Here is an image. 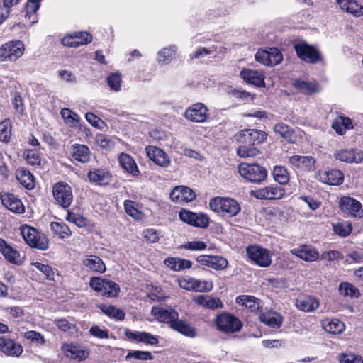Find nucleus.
Here are the masks:
<instances>
[{"label":"nucleus","mask_w":363,"mask_h":363,"mask_svg":"<svg viewBox=\"0 0 363 363\" xmlns=\"http://www.w3.org/2000/svg\"><path fill=\"white\" fill-rule=\"evenodd\" d=\"M274 131L288 143H295L297 140V135L294 130L283 123L276 124Z\"/></svg>","instance_id":"obj_29"},{"label":"nucleus","mask_w":363,"mask_h":363,"mask_svg":"<svg viewBox=\"0 0 363 363\" xmlns=\"http://www.w3.org/2000/svg\"><path fill=\"white\" fill-rule=\"evenodd\" d=\"M331 126L340 135H344L347 130L354 128L352 119L343 115L337 116Z\"/></svg>","instance_id":"obj_28"},{"label":"nucleus","mask_w":363,"mask_h":363,"mask_svg":"<svg viewBox=\"0 0 363 363\" xmlns=\"http://www.w3.org/2000/svg\"><path fill=\"white\" fill-rule=\"evenodd\" d=\"M169 196L174 202L182 204L194 201L196 194L192 189L187 186H177L172 190Z\"/></svg>","instance_id":"obj_14"},{"label":"nucleus","mask_w":363,"mask_h":363,"mask_svg":"<svg viewBox=\"0 0 363 363\" xmlns=\"http://www.w3.org/2000/svg\"><path fill=\"white\" fill-rule=\"evenodd\" d=\"M272 174L274 180L280 184H286L289 181V175L286 169L281 166L274 167Z\"/></svg>","instance_id":"obj_45"},{"label":"nucleus","mask_w":363,"mask_h":363,"mask_svg":"<svg viewBox=\"0 0 363 363\" xmlns=\"http://www.w3.org/2000/svg\"><path fill=\"white\" fill-rule=\"evenodd\" d=\"M251 194L261 200L281 199L285 194L284 189L271 185L251 191Z\"/></svg>","instance_id":"obj_12"},{"label":"nucleus","mask_w":363,"mask_h":363,"mask_svg":"<svg viewBox=\"0 0 363 363\" xmlns=\"http://www.w3.org/2000/svg\"><path fill=\"white\" fill-rule=\"evenodd\" d=\"M50 225L52 233L62 239L66 238L71 235L69 228L65 223L52 222Z\"/></svg>","instance_id":"obj_44"},{"label":"nucleus","mask_w":363,"mask_h":363,"mask_svg":"<svg viewBox=\"0 0 363 363\" xmlns=\"http://www.w3.org/2000/svg\"><path fill=\"white\" fill-rule=\"evenodd\" d=\"M0 351L7 356L18 357L23 352V347L13 340L1 336Z\"/></svg>","instance_id":"obj_17"},{"label":"nucleus","mask_w":363,"mask_h":363,"mask_svg":"<svg viewBox=\"0 0 363 363\" xmlns=\"http://www.w3.org/2000/svg\"><path fill=\"white\" fill-rule=\"evenodd\" d=\"M246 254L252 262L260 267H267L272 264V253L260 245H249L246 248Z\"/></svg>","instance_id":"obj_5"},{"label":"nucleus","mask_w":363,"mask_h":363,"mask_svg":"<svg viewBox=\"0 0 363 363\" xmlns=\"http://www.w3.org/2000/svg\"><path fill=\"white\" fill-rule=\"evenodd\" d=\"M207 107L201 103L193 104L185 111V117L194 122L202 123L207 118Z\"/></svg>","instance_id":"obj_18"},{"label":"nucleus","mask_w":363,"mask_h":363,"mask_svg":"<svg viewBox=\"0 0 363 363\" xmlns=\"http://www.w3.org/2000/svg\"><path fill=\"white\" fill-rule=\"evenodd\" d=\"M125 335L129 340L136 342L151 345H155L158 343V340L155 336L146 332L126 330Z\"/></svg>","instance_id":"obj_26"},{"label":"nucleus","mask_w":363,"mask_h":363,"mask_svg":"<svg viewBox=\"0 0 363 363\" xmlns=\"http://www.w3.org/2000/svg\"><path fill=\"white\" fill-rule=\"evenodd\" d=\"M164 264L170 269L176 272L189 269L192 266V262L190 260L179 257H168L164 259Z\"/></svg>","instance_id":"obj_33"},{"label":"nucleus","mask_w":363,"mask_h":363,"mask_svg":"<svg viewBox=\"0 0 363 363\" xmlns=\"http://www.w3.org/2000/svg\"><path fill=\"white\" fill-rule=\"evenodd\" d=\"M102 312L109 317L113 318L116 320H122L124 319L125 313L121 309L116 308L113 306L102 305L100 306Z\"/></svg>","instance_id":"obj_48"},{"label":"nucleus","mask_w":363,"mask_h":363,"mask_svg":"<svg viewBox=\"0 0 363 363\" xmlns=\"http://www.w3.org/2000/svg\"><path fill=\"white\" fill-rule=\"evenodd\" d=\"M334 157L341 162L359 163L363 160V152L357 149L340 150L334 153Z\"/></svg>","instance_id":"obj_19"},{"label":"nucleus","mask_w":363,"mask_h":363,"mask_svg":"<svg viewBox=\"0 0 363 363\" xmlns=\"http://www.w3.org/2000/svg\"><path fill=\"white\" fill-rule=\"evenodd\" d=\"M26 161L31 165L38 166L40 164V157L36 150H28L24 152Z\"/></svg>","instance_id":"obj_57"},{"label":"nucleus","mask_w":363,"mask_h":363,"mask_svg":"<svg viewBox=\"0 0 363 363\" xmlns=\"http://www.w3.org/2000/svg\"><path fill=\"white\" fill-rule=\"evenodd\" d=\"M318 178L322 182L328 185H340L344 179L343 174L337 169L320 172Z\"/></svg>","instance_id":"obj_23"},{"label":"nucleus","mask_w":363,"mask_h":363,"mask_svg":"<svg viewBox=\"0 0 363 363\" xmlns=\"http://www.w3.org/2000/svg\"><path fill=\"white\" fill-rule=\"evenodd\" d=\"M89 286L95 291L108 297L116 296L120 291L119 286L114 281L98 277L91 278Z\"/></svg>","instance_id":"obj_6"},{"label":"nucleus","mask_w":363,"mask_h":363,"mask_svg":"<svg viewBox=\"0 0 363 363\" xmlns=\"http://www.w3.org/2000/svg\"><path fill=\"white\" fill-rule=\"evenodd\" d=\"M294 49L298 57L306 62L316 64L323 60L321 53L316 48L306 43L296 44Z\"/></svg>","instance_id":"obj_8"},{"label":"nucleus","mask_w":363,"mask_h":363,"mask_svg":"<svg viewBox=\"0 0 363 363\" xmlns=\"http://www.w3.org/2000/svg\"><path fill=\"white\" fill-rule=\"evenodd\" d=\"M179 218L182 221L194 225L195 221L194 219L196 218V213L187 210H182L179 213Z\"/></svg>","instance_id":"obj_63"},{"label":"nucleus","mask_w":363,"mask_h":363,"mask_svg":"<svg viewBox=\"0 0 363 363\" xmlns=\"http://www.w3.org/2000/svg\"><path fill=\"white\" fill-rule=\"evenodd\" d=\"M289 163L294 168L311 172L315 169V160L311 156L293 155L289 157Z\"/></svg>","instance_id":"obj_16"},{"label":"nucleus","mask_w":363,"mask_h":363,"mask_svg":"<svg viewBox=\"0 0 363 363\" xmlns=\"http://www.w3.org/2000/svg\"><path fill=\"white\" fill-rule=\"evenodd\" d=\"M133 358L136 360H151L153 359L152 354L150 352L140 351V350H132L130 351L127 355L126 359Z\"/></svg>","instance_id":"obj_53"},{"label":"nucleus","mask_w":363,"mask_h":363,"mask_svg":"<svg viewBox=\"0 0 363 363\" xmlns=\"http://www.w3.org/2000/svg\"><path fill=\"white\" fill-rule=\"evenodd\" d=\"M339 291L343 296L359 297L360 292L359 289L348 282H342L339 285Z\"/></svg>","instance_id":"obj_47"},{"label":"nucleus","mask_w":363,"mask_h":363,"mask_svg":"<svg viewBox=\"0 0 363 363\" xmlns=\"http://www.w3.org/2000/svg\"><path fill=\"white\" fill-rule=\"evenodd\" d=\"M151 314L158 321L169 324L170 328H172V324L179 318L178 313L172 308L154 306L152 308Z\"/></svg>","instance_id":"obj_13"},{"label":"nucleus","mask_w":363,"mask_h":363,"mask_svg":"<svg viewBox=\"0 0 363 363\" xmlns=\"http://www.w3.org/2000/svg\"><path fill=\"white\" fill-rule=\"evenodd\" d=\"M16 177L20 184L27 189H33L35 186L33 174L25 168H20L16 172Z\"/></svg>","instance_id":"obj_36"},{"label":"nucleus","mask_w":363,"mask_h":363,"mask_svg":"<svg viewBox=\"0 0 363 363\" xmlns=\"http://www.w3.org/2000/svg\"><path fill=\"white\" fill-rule=\"evenodd\" d=\"M292 86L303 94H312L319 91L318 84L315 82H308L303 79L292 81Z\"/></svg>","instance_id":"obj_27"},{"label":"nucleus","mask_w":363,"mask_h":363,"mask_svg":"<svg viewBox=\"0 0 363 363\" xmlns=\"http://www.w3.org/2000/svg\"><path fill=\"white\" fill-rule=\"evenodd\" d=\"M107 83L109 86V87L115 91H118L121 89V75L117 73H113L111 74L107 78Z\"/></svg>","instance_id":"obj_58"},{"label":"nucleus","mask_w":363,"mask_h":363,"mask_svg":"<svg viewBox=\"0 0 363 363\" xmlns=\"http://www.w3.org/2000/svg\"><path fill=\"white\" fill-rule=\"evenodd\" d=\"M290 253L306 262H313L318 259V252L311 246L301 245L290 250Z\"/></svg>","instance_id":"obj_22"},{"label":"nucleus","mask_w":363,"mask_h":363,"mask_svg":"<svg viewBox=\"0 0 363 363\" xmlns=\"http://www.w3.org/2000/svg\"><path fill=\"white\" fill-rule=\"evenodd\" d=\"M148 158L162 167H167L170 164L168 155L162 149L154 146L146 147Z\"/></svg>","instance_id":"obj_21"},{"label":"nucleus","mask_w":363,"mask_h":363,"mask_svg":"<svg viewBox=\"0 0 363 363\" xmlns=\"http://www.w3.org/2000/svg\"><path fill=\"white\" fill-rule=\"evenodd\" d=\"M209 207L214 212L228 217L235 216L241 210L238 202L229 197L213 198L209 201Z\"/></svg>","instance_id":"obj_1"},{"label":"nucleus","mask_w":363,"mask_h":363,"mask_svg":"<svg viewBox=\"0 0 363 363\" xmlns=\"http://www.w3.org/2000/svg\"><path fill=\"white\" fill-rule=\"evenodd\" d=\"M297 308L306 313L315 311L320 306L319 301L313 296H304L296 300Z\"/></svg>","instance_id":"obj_32"},{"label":"nucleus","mask_w":363,"mask_h":363,"mask_svg":"<svg viewBox=\"0 0 363 363\" xmlns=\"http://www.w3.org/2000/svg\"><path fill=\"white\" fill-rule=\"evenodd\" d=\"M238 172L242 177L255 184H260L267 177L266 169L257 164L241 163L238 167Z\"/></svg>","instance_id":"obj_3"},{"label":"nucleus","mask_w":363,"mask_h":363,"mask_svg":"<svg viewBox=\"0 0 363 363\" xmlns=\"http://www.w3.org/2000/svg\"><path fill=\"white\" fill-rule=\"evenodd\" d=\"M66 220L70 223H74L80 228L85 227L88 225V220L86 218L80 214L73 213L70 211H67Z\"/></svg>","instance_id":"obj_51"},{"label":"nucleus","mask_w":363,"mask_h":363,"mask_svg":"<svg viewBox=\"0 0 363 363\" xmlns=\"http://www.w3.org/2000/svg\"><path fill=\"white\" fill-rule=\"evenodd\" d=\"M87 177L92 183L105 185L109 182L111 174L104 169H93L88 172Z\"/></svg>","instance_id":"obj_31"},{"label":"nucleus","mask_w":363,"mask_h":363,"mask_svg":"<svg viewBox=\"0 0 363 363\" xmlns=\"http://www.w3.org/2000/svg\"><path fill=\"white\" fill-rule=\"evenodd\" d=\"M191 282L194 286L193 291H208L212 289V284L206 281H201L193 278V281Z\"/></svg>","instance_id":"obj_60"},{"label":"nucleus","mask_w":363,"mask_h":363,"mask_svg":"<svg viewBox=\"0 0 363 363\" xmlns=\"http://www.w3.org/2000/svg\"><path fill=\"white\" fill-rule=\"evenodd\" d=\"M21 235L26 243L31 247L40 250L48 248L49 242L45 235L39 233L35 228L24 225L21 228Z\"/></svg>","instance_id":"obj_4"},{"label":"nucleus","mask_w":363,"mask_h":363,"mask_svg":"<svg viewBox=\"0 0 363 363\" xmlns=\"http://www.w3.org/2000/svg\"><path fill=\"white\" fill-rule=\"evenodd\" d=\"M240 75L248 84L259 87L264 86V77L262 72L245 69L240 72Z\"/></svg>","instance_id":"obj_25"},{"label":"nucleus","mask_w":363,"mask_h":363,"mask_svg":"<svg viewBox=\"0 0 363 363\" xmlns=\"http://www.w3.org/2000/svg\"><path fill=\"white\" fill-rule=\"evenodd\" d=\"M215 323L217 329L225 334L239 332L242 328L241 320L231 313L222 312L216 315Z\"/></svg>","instance_id":"obj_2"},{"label":"nucleus","mask_w":363,"mask_h":363,"mask_svg":"<svg viewBox=\"0 0 363 363\" xmlns=\"http://www.w3.org/2000/svg\"><path fill=\"white\" fill-rule=\"evenodd\" d=\"M207 247V244L203 241L194 240L189 241L181 246V248L191 250L201 251Z\"/></svg>","instance_id":"obj_56"},{"label":"nucleus","mask_w":363,"mask_h":363,"mask_svg":"<svg viewBox=\"0 0 363 363\" xmlns=\"http://www.w3.org/2000/svg\"><path fill=\"white\" fill-rule=\"evenodd\" d=\"M60 114L66 123L75 124L79 122V116L67 108L61 110Z\"/></svg>","instance_id":"obj_55"},{"label":"nucleus","mask_w":363,"mask_h":363,"mask_svg":"<svg viewBox=\"0 0 363 363\" xmlns=\"http://www.w3.org/2000/svg\"><path fill=\"white\" fill-rule=\"evenodd\" d=\"M324 330L332 334H338L342 332L345 324L337 319L326 320L323 322Z\"/></svg>","instance_id":"obj_43"},{"label":"nucleus","mask_w":363,"mask_h":363,"mask_svg":"<svg viewBox=\"0 0 363 363\" xmlns=\"http://www.w3.org/2000/svg\"><path fill=\"white\" fill-rule=\"evenodd\" d=\"M255 59L264 65L272 66L280 63L283 56L279 49L270 48L269 50H259L255 55Z\"/></svg>","instance_id":"obj_11"},{"label":"nucleus","mask_w":363,"mask_h":363,"mask_svg":"<svg viewBox=\"0 0 363 363\" xmlns=\"http://www.w3.org/2000/svg\"><path fill=\"white\" fill-rule=\"evenodd\" d=\"M64 350L68 357L79 362L89 357V351L80 345H67L64 346Z\"/></svg>","instance_id":"obj_30"},{"label":"nucleus","mask_w":363,"mask_h":363,"mask_svg":"<svg viewBox=\"0 0 363 363\" xmlns=\"http://www.w3.org/2000/svg\"><path fill=\"white\" fill-rule=\"evenodd\" d=\"M201 265L211 267L216 270H222L228 267V260L222 256L200 255L196 259Z\"/></svg>","instance_id":"obj_15"},{"label":"nucleus","mask_w":363,"mask_h":363,"mask_svg":"<svg viewBox=\"0 0 363 363\" xmlns=\"http://www.w3.org/2000/svg\"><path fill=\"white\" fill-rule=\"evenodd\" d=\"M352 230V224L350 222H342L333 224L334 232L341 237H346L349 235Z\"/></svg>","instance_id":"obj_50"},{"label":"nucleus","mask_w":363,"mask_h":363,"mask_svg":"<svg viewBox=\"0 0 363 363\" xmlns=\"http://www.w3.org/2000/svg\"><path fill=\"white\" fill-rule=\"evenodd\" d=\"M196 302L199 305L211 310L223 308V304L220 298L210 296L200 295L196 298Z\"/></svg>","instance_id":"obj_38"},{"label":"nucleus","mask_w":363,"mask_h":363,"mask_svg":"<svg viewBox=\"0 0 363 363\" xmlns=\"http://www.w3.org/2000/svg\"><path fill=\"white\" fill-rule=\"evenodd\" d=\"M267 138L266 133L257 129H245L237 135V140L248 146L260 144Z\"/></svg>","instance_id":"obj_10"},{"label":"nucleus","mask_w":363,"mask_h":363,"mask_svg":"<svg viewBox=\"0 0 363 363\" xmlns=\"http://www.w3.org/2000/svg\"><path fill=\"white\" fill-rule=\"evenodd\" d=\"M339 206L343 211L348 212L352 216H361L359 211L362 205L359 201L349 196L342 197L340 200Z\"/></svg>","instance_id":"obj_24"},{"label":"nucleus","mask_w":363,"mask_h":363,"mask_svg":"<svg viewBox=\"0 0 363 363\" xmlns=\"http://www.w3.org/2000/svg\"><path fill=\"white\" fill-rule=\"evenodd\" d=\"M340 363H363V360L359 357H356L353 354H342L340 356Z\"/></svg>","instance_id":"obj_64"},{"label":"nucleus","mask_w":363,"mask_h":363,"mask_svg":"<svg viewBox=\"0 0 363 363\" xmlns=\"http://www.w3.org/2000/svg\"><path fill=\"white\" fill-rule=\"evenodd\" d=\"M258 152L259 151L257 148L244 144L237 150V154L241 157H254L256 156Z\"/></svg>","instance_id":"obj_54"},{"label":"nucleus","mask_w":363,"mask_h":363,"mask_svg":"<svg viewBox=\"0 0 363 363\" xmlns=\"http://www.w3.org/2000/svg\"><path fill=\"white\" fill-rule=\"evenodd\" d=\"M84 265L95 272L103 273L106 270V266L103 260L98 256H86L83 260Z\"/></svg>","instance_id":"obj_39"},{"label":"nucleus","mask_w":363,"mask_h":363,"mask_svg":"<svg viewBox=\"0 0 363 363\" xmlns=\"http://www.w3.org/2000/svg\"><path fill=\"white\" fill-rule=\"evenodd\" d=\"M0 253H1L6 259L11 263L18 264L20 255L18 251L13 250L7 242L0 239Z\"/></svg>","instance_id":"obj_40"},{"label":"nucleus","mask_w":363,"mask_h":363,"mask_svg":"<svg viewBox=\"0 0 363 363\" xmlns=\"http://www.w3.org/2000/svg\"><path fill=\"white\" fill-rule=\"evenodd\" d=\"M124 209L126 213L135 220H141L143 213L135 207V203L131 200L124 201Z\"/></svg>","instance_id":"obj_49"},{"label":"nucleus","mask_w":363,"mask_h":363,"mask_svg":"<svg viewBox=\"0 0 363 363\" xmlns=\"http://www.w3.org/2000/svg\"><path fill=\"white\" fill-rule=\"evenodd\" d=\"M52 194L56 203L64 208H68L73 201V194L70 186L59 182L52 187Z\"/></svg>","instance_id":"obj_9"},{"label":"nucleus","mask_w":363,"mask_h":363,"mask_svg":"<svg viewBox=\"0 0 363 363\" xmlns=\"http://www.w3.org/2000/svg\"><path fill=\"white\" fill-rule=\"evenodd\" d=\"M23 337L33 342L43 345L45 342L44 337L38 332L34 330L27 331L24 333Z\"/></svg>","instance_id":"obj_59"},{"label":"nucleus","mask_w":363,"mask_h":363,"mask_svg":"<svg viewBox=\"0 0 363 363\" xmlns=\"http://www.w3.org/2000/svg\"><path fill=\"white\" fill-rule=\"evenodd\" d=\"M176 53V47L171 45L164 48L158 52V61L163 64H168L172 60Z\"/></svg>","instance_id":"obj_46"},{"label":"nucleus","mask_w":363,"mask_h":363,"mask_svg":"<svg viewBox=\"0 0 363 363\" xmlns=\"http://www.w3.org/2000/svg\"><path fill=\"white\" fill-rule=\"evenodd\" d=\"M119 163L126 172L131 174L135 176L139 173L138 168L135 160L129 155L122 153L119 157Z\"/></svg>","instance_id":"obj_41"},{"label":"nucleus","mask_w":363,"mask_h":363,"mask_svg":"<svg viewBox=\"0 0 363 363\" xmlns=\"http://www.w3.org/2000/svg\"><path fill=\"white\" fill-rule=\"evenodd\" d=\"M171 328L190 338H194L196 336V330L194 327L186 321L179 320L178 318L172 324Z\"/></svg>","instance_id":"obj_34"},{"label":"nucleus","mask_w":363,"mask_h":363,"mask_svg":"<svg viewBox=\"0 0 363 363\" xmlns=\"http://www.w3.org/2000/svg\"><path fill=\"white\" fill-rule=\"evenodd\" d=\"M74 39L78 41L79 46L86 45L92 40V36L86 32H78L73 33Z\"/></svg>","instance_id":"obj_62"},{"label":"nucleus","mask_w":363,"mask_h":363,"mask_svg":"<svg viewBox=\"0 0 363 363\" xmlns=\"http://www.w3.org/2000/svg\"><path fill=\"white\" fill-rule=\"evenodd\" d=\"M72 155L74 160L82 163H86L89 161L91 152L86 145L74 144L72 146Z\"/></svg>","instance_id":"obj_35"},{"label":"nucleus","mask_w":363,"mask_h":363,"mask_svg":"<svg viewBox=\"0 0 363 363\" xmlns=\"http://www.w3.org/2000/svg\"><path fill=\"white\" fill-rule=\"evenodd\" d=\"M2 204L11 211L16 213H23L25 208L21 201L14 194L5 193L0 195Z\"/></svg>","instance_id":"obj_20"},{"label":"nucleus","mask_w":363,"mask_h":363,"mask_svg":"<svg viewBox=\"0 0 363 363\" xmlns=\"http://www.w3.org/2000/svg\"><path fill=\"white\" fill-rule=\"evenodd\" d=\"M236 303L244 306L251 312H256L260 308L259 299L252 296L241 295L235 298Z\"/></svg>","instance_id":"obj_37"},{"label":"nucleus","mask_w":363,"mask_h":363,"mask_svg":"<svg viewBox=\"0 0 363 363\" xmlns=\"http://www.w3.org/2000/svg\"><path fill=\"white\" fill-rule=\"evenodd\" d=\"M24 45L20 40L9 41L0 48V61H16L23 53Z\"/></svg>","instance_id":"obj_7"},{"label":"nucleus","mask_w":363,"mask_h":363,"mask_svg":"<svg viewBox=\"0 0 363 363\" xmlns=\"http://www.w3.org/2000/svg\"><path fill=\"white\" fill-rule=\"evenodd\" d=\"M259 320L272 328H279L282 324V318L277 313H262L259 315Z\"/></svg>","instance_id":"obj_42"},{"label":"nucleus","mask_w":363,"mask_h":363,"mask_svg":"<svg viewBox=\"0 0 363 363\" xmlns=\"http://www.w3.org/2000/svg\"><path fill=\"white\" fill-rule=\"evenodd\" d=\"M11 135V125L9 120L0 123V141L8 142Z\"/></svg>","instance_id":"obj_52"},{"label":"nucleus","mask_w":363,"mask_h":363,"mask_svg":"<svg viewBox=\"0 0 363 363\" xmlns=\"http://www.w3.org/2000/svg\"><path fill=\"white\" fill-rule=\"evenodd\" d=\"M32 264L43 273L47 279H53L54 273L50 266L38 262H33Z\"/></svg>","instance_id":"obj_61"}]
</instances>
